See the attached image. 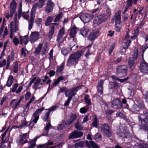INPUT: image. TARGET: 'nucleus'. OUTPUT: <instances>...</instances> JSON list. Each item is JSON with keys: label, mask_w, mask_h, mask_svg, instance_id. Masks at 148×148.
<instances>
[{"label": "nucleus", "mask_w": 148, "mask_h": 148, "mask_svg": "<svg viewBox=\"0 0 148 148\" xmlns=\"http://www.w3.org/2000/svg\"><path fill=\"white\" fill-rule=\"evenodd\" d=\"M37 6L38 7V4L37 3L35 4L33 6L31 14L30 19L29 22L28 29L29 30H30L32 27L34 21L35 11Z\"/></svg>", "instance_id": "nucleus-4"}, {"label": "nucleus", "mask_w": 148, "mask_h": 148, "mask_svg": "<svg viewBox=\"0 0 148 148\" xmlns=\"http://www.w3.org/2000/svg\"><path fill=\"white\" fill-rule=\"evenodd\" d=\"M104 81L103 80H100L97 84V92L100 95H102L103 92V85Z\"/></svg>", "instance_id": "nucleus-20"}, {"label": "nucleus", "mask_w": 148, "mask_h": 148, "mask_svg": "<svg viewBox=\"0 0 148 148\" xmlns=\"http://www.w3.org/2000/svg\"><path fill=\"white\" fill-rule=\"evenodd\" d=\"M19 38L20 44L22 45L23 42L25 45H26L27 43L28 38L27 35L25 36L24 37L20 36Z\"/></svg>", "instance_id": "nucleus-26"}, {"label": "nucleus", "mask_w": 148, "mask_h": 148, "mask_svg": "<svg viewBox=\"0 0 148 148\" xmlns=\"http://www.w3.org/2000/svg\"><path fill=\"white\" fill-rule=\"evenodd\" d=\"M41 79L40 78H38L36 80L35 82L34 83L32 88L34 89L35 91L37 89V87L39 86V84L41 82Z\"/></svg>", "instance_id": "nucleus-34"}, {"label": "nucleus", "mask_w": 148, "mask_h": 148, "mask_svg": "<svg viewBox=\"0 0 148 148\" xmlns=\"http://www.w3.org/2000/svg\"><path fill=\"white\" fill-rule=\"evenodd\" d=\"M140 145V148H146L148 146V145L146 143H143Z\"/></svg>", "instance_id": "nucleus-64"}, {"label": "nucleus", "mask_w": 148, "mask_h": 148, "mask_svg": "<svg viewBox=\"0 0 148 148\" xmlns=\"http://www.w3.org/2000/svg\"><path fill=\"white\" fill-rule=\"evenodd\" d=\"M131 42V41L130 40H124L123 42V49L125 50V51H126V50L130 46V44Z\"/></svg>", "instance_id": "nucleus-33"}, {"label": "nucleus", "mask_w": 148, "mask_h": 148, "mask_svg": "<svg viewBox=\"0 0 148 148\" xmlns=\"http://www.w3.org/2000/svg\"><path fill=\"white\" fill-rule=\"evenodd\" d=\"M143 97L146 101L148 102V90L143 95Z\"/></svg>", "instance_id": "nucleus-63"}, {"label": "nucleus", "mask_w": 148, "mask_h": 148, "mask_svg": "<svg viewBox=\"0 0 148 148\" xmlns=\"http://www.w3.org/2000/svg\"><path fill=\"white\" fill-rule=\"evenodd\" d=\"M89 31V28L87 26H84L80 30V33L84 37H85Z\"/></svg>", "instance_id": "nucleus-24"}, {"label": "nucleus", "mask_w": 148, "mask_h": 148, "mask_svg": "<svg viewBox=\"0 0 148 148\" xmlns=\"http://www.w3.org/2000/svg\"><path fill=\"white\" fill-rule=\"evenodd\" d=\"M22 2H21L20 3L19 5V8L18 10V16L21 15V13L22 12Z\"/></svg>", "instance_id": "nucleus-57"}, {"label": "nucleus", "mask_w": 148, "mask_h": 148, "mask_svg": "<svg viewBox=\"0 0 148 148\" xmlns=\"http://www.w3.org/2000/svg\"><path fill=\"white\" fill-rule=\"evenodd\" d=\"M29 107L26 106V107L24 109L23 111L22 112L21 114V116L24 117V120H26L25 116L27 114V112L28 111Z\"/></svg>", "instance_id": "nucleus-30"}, {"label": "nucleus", "mask_w": 148, "mask_h": 148, "mask_svg": "<svg viewBox=\"0 0 148 148\" xmlns=\"http://www.w3.org/2000/svg\"><path fill=\"white\" fill-rule=\"evenodd\" d=\"M112 108H115L119 109L122 107V103L120 100L117 98L113 100L111 102Z\"/></svg>", "instance_id": "nucleus-12"}, {"label": "nucleus", "mask_w": 148, "mask_h": 148, "mask_svg": "<svg viewBox=\"0 0 148 148\" xmlns=\"http://www.w3.org/2000/svg\"><path fill=\"white\" fill-rule=\"evenodd\" d=\"M63 13H60L56 17L55 19L54 20L55 22H58L60 20L61 18H62Z\"/></svg>", "instance_id": "nucleus-43"}, {"label": "nucleus", "mask_w": 148, "mask_h": 148, "mask_svg": "<svg viewBox=\"0 0 148 148\" xmlns=\"http://www.w3.org/2000/svg\"><path fill=\"white\" fill-rule=\"evenodd\" d=\"M8 130H6V131H5L4 132V133L2 135V137H1L2 142L1 143V144L3 143V141H5L4 138L6 134H7V133L8 132Z\"/></svg>", "instance_id": "nucleus-59"}, {"label": "nucleus", "mask_w": 148, "mask_h": 148, "mask_svg": "<svg viewBox=\"0 0 148 148\" xmlns=\"http://www.w3.org/2000/svg\"><path fill=\"white\" fill-rule=\"evenodd\" d=\"M27 134V133L24 134L21 136L20 139L18 141H17V142H18L19 145H20L22 143L23 144L27 142V141L26 140V139Z\"/></svg>", "instance_id": "nucleus-25"}, {"label": "nucleus", "mask_w": 148, "mask_h": 148, "mask_svg": "<svg viewBox=\"0 0 148 148\" xmlns=\"http://www.w3.org/2000/svg\"><path fill=\"white\" fill-rule=\"evenodd\" d=\"M77 28L75 27H73L71 29L69 33L70 37L74 38L75 36L77 33L76 29Z\"/></svg>", "instance_id": "nucleus-27"}, {"label": "nucleus", "mask_w": 148, "mask_h": 148, "mask_svg": "<svg viewBox=\"0 0 148 148\" xmlns=\"http://www.w3.org/2000/svg\"><path fill=\"white\" fill-rule=\"evenodd\" d=\"M75 128L79 130H82L83 127L79 123V119H78L75 125Z\"/></svg>", "instance_id": "nucleus-37"}, {"label": "nucleus", "mask_w": 148, "mask_h": 148, "mask_svg": "<svg viewBox=\"0 0 148 148\" xmlns=\"http://www.w3.org/2000/svg\"><path fill=\"white\" fill-rule=\"evenodd\" d=\"M18 69V63L16 61L15 63V64L14 66L13 72L15 73L17 72Z\"/></svg>", "instance_id": "nucleus-48"}, {"label": "nucleus", "mask_w": 148, "mask_h": 148, "mask_svg": "<svg viewBox=\"0 0 148 148\" xmlns=\"http://www.w3.org/2000/svg\"><path fill=\"white\" fill-rule=\"evenodd\" d=\"M16 3L14 1H13L11 3L10 6V17H12L16 11Z\"/></svg>", "instance_id": "nucleus-17"}, {"label": "nucleus", "mask_w": 148, "mask_h": 148, "mask_svg": "<svg viewBox=\"0 0 148 148\" xmlns=\"http://www.w3.org/2000/svg\"><path fill=\"white\" fill-rule=\"evenodd\" d=\"M88 108H85L84 107H82L80 109V112L82 113H85L88 110Z\"/></svg>", "instance_id": "nucleus-51"}, {"label": "nucleus", "mask_w": 148, "mask_h": 148, "mask_svg": "<svg viewBox=\"0 0 148 148\" xmlns=\"http://www.w3.org/2000/svg\"><path fill=\"white\" fill-rule=\"evenodd\" d=\"M82 88V86H77L75 87L74 88H73L71 89V92H70V94H71V95H72L73 94H76V93H75V92H76L78 90H79Z\"/></svg>", "instance_id": "nucleus-35"}, {"label": "nucleus", "mask_w": 148, "mask_h": 148, "mask_svg": "<svg viewBox=\"0 0 148 148\" xmlns=\"http://www.w3.org/2000/svg\"><path fill=\"white\" fill-rule=\"evenodd\" d=\"M66 88V87H62L60 88L58 91V94H60L61 92H65Z\"/></svg>", "instance_id": "nucleus-54"}, {"label": "nucleus", "mask_w": 148, "mask_h": 148, "mask_svg": "<svg viewBox=\"0 0 148 148\" xmlns=\"http://www.w3.org/2000/svg\"><path fill=\"white\" fill-rule=\"evenodd\" d=\"M13 42L16 46H17L19 42L20 43L18 39L16 38H15L13 39Z\"/></svg>", "instance_id": "nucleus-53"}, {"label": "nucleus", "mask_w": 148, "mask_h": 148, "mask_svg": "<svg viewBox=\"0 0 148 148\" xmlns=\"http://www.w3.org/2000/svg\"><path fill=\"white\" fill-rule=\"evenodd\" d=\"M35 99V97L34 96L32 97L30 100L28 102V103L27 105V106L28 107H29V105L34 101Z\"/></svg>", "instance_id": "nucleus-61"}, {"label": "nucleus", "mask_w": 148, "mask_h": 148, "mask_svg": "<svg viewBox=\"0 0 148 148\" xmlns=\"http://www.w3.org/2000/svg\"><path fill=\"white\" fill-rule=\"evenodd\" d=\"M57 107L56 106H54L49 109H46L47 110V111L46 112L45 114L42 116V119L45 122L48 120L50 113L51 111L56 110Z\"/></svg>", "instance_id": "nucleus-11"}, {"label": "nucleus", "mask_w": 148, "mask_h": 148, "mask_svg": "<svg viewBox=\"0 0 148 148\" xmlns=\"http://www.w3.org/2000/svg\"><path fill=\"white\" fill-rule=\"evenodd\" d=\"M138 48L136 47H135L134 49L133 53L132 54V57L130 58L131 59V60H135L138 58Z\"/></svg>", "instance_id": "nucleus-28"}, {"label": "nucleus", "mask_w": 148, "mask_h": 148, "mask_svg": "<svg viewBox=\"0 0 148 148\" xmlns=\"http://www.w3.org/2000/svg\"><path fill=\"white\" fill-rule=\"evenodd\" d=\"M84 100L86 101V103L88 106L91 103L90 100L89 99L88 95H86L84 98Z\"/></svg>", "instance_id": "nucleus-52"}, {"label": "nucleus", "mask_w": 148, "mask_h": 148, "mask_svg": "<svg viewBox=\"0 0 148 148\" xmlns=\"http://www.w3.org/2000/svg\"><path fill=\"white\" fill-rule=\"evenodd\" d=\"M94 15L93 14H81L79 18L84 23H88L94 17Z\"/></svg>", "instance_id": "nucleus-8"}, {"label": "nucleus", "mask_w": 148, "mask_h": 148, "mask_svg": "<svg viewBox=\"0 0 148 148\" xmlns=\"http://www.w3.org/2000/svg\"><path fill=\"white\" fill-rule=\"evenodd\" d=\"M138 28L139 27H137L136 29H134L133 32L132 34L133 35L131 37V39L133 38L135 39L137 37L138 35V33L139 32Z\"/></svg>", "instance_id": "nucleus-36"}, {"label": "nucleus", "mask_w": 148, "mask_h": 148, "mask_svg": "<svg viewBox=\"0 0 148 148\" xmlns=\"http://www.w3.org/2000/svg\"><path fill=\"white\" fill-rule=\"evenodd\" d=\"M64 79V78L63 76H60L53 83V85L56 86L59 84L61 80H63Z\"/></svg>", "instance_id": "nucleus-39"}, {"label": "nucleus", "mask_w": 148, "mask_h": 148, "mask_svg": "<svg viewBox=\"0 0 148 148\" xmlns=\"http://www.w3.org/2000/svg\"><path fill=\"white\" fill-rule=\"evenodd\" d=\"M127 68L125 65H120L116 69V74L120 77L126 75Z\"/></svg>", "instance_id": "nucleus-7"}, {"label": "nucleus", "mask_w": 148, "mask_h": 148, "mask_svg": "<svg viewBox=\"0 0 148 148\" xmlns=\"http://www.w3.org/2000/svg\"><path fill=\"white\" fill-rule=\"evenodd\" d=\"M51 126L50 124V122H49L45 127V129L47 131V132H48L49 129L50 127Z\"/></svg>", "instance_id": "nucleus-58"}, {"label": "nucleus", "mask_w": 148, "mask_h": 148, "mask_svg": "<svg viewBox=\"0 0 148 148\" xmlns=\"http://www.w3.org/2000/svg\"><path fill=\"white\" fill-rule=\"evenodd\" d=\"M135 60H131L130 58L128 61V63L130 68H132L134 66V61Z\"/></svg>", "instance_id": "nucleus-49"}, {"label": "nucleus", "mask_w": 148, "mask_h": 148, "mask_svg": "<svg viewBox=\"0 0 148 148\" xmlns=\"http://www.w3.org/2000/svg\"><path fill=\"white\" fill-rule=\"evenodd\" d=\"M75 95V94H73L72 95H71V96L68 98L67 100L64 103V105L65 106H67L69 105L70 103L71 100L72 99V97Z\"/></svg>", "instance_id": "nucleus-41"}, {"label": "nucleus", "mask_w": 148, "mask_h": 148, "mask_svg": "<svg viewBox=\"0 0 148 148\" xmlns=\"http://www.w3.org/2000/svg\"><path fill=\"white\" fill-rule=\"evenodd\" d=\"M138 118L142 124L140 126V129L148 130V126L147 125H148V113L141 114L138 116Z\"/></svg>", "instance_id": "nucleus-2"}, {"label": "nucleus", "mask_w": 148, "mask_h": 148, "mask_svg": "<svg viewBox=\"0 0 148 148\" xmlns=\"http://www.w3.org/2000/svg\"><path fill=\"white\" fill-rule=\"evenodd\" d=\"M53 20V17L52 16H48L45 22V25L46 26H49L51 24V22Z\"/></svg>", "instance_id": "nucleus-32"}, {"label": "nucleus", "mask_w": 148, "mask_h": 148, "mask_svg": "<svg viewBox=\"0 0 148 148\" xmlns=\"http://www.w3.org/2000/svg\"><path fill=\"white\" fill-rule=\"evenodd\" d=\"M44 109V108L43 107L41 109L37 110L33 115V120L32 121L36 123L39 118V114Z\"/></svg>", "instance_id": "nucleus-14"}, {"label": "nucleus", "mask_w": 148, "mask_h": 148, "mask_svg": "<svg viewBox=\"0 0 148 148\" xmlns=\"http://www.w3.org/2000/svg\"><path fill=\"white\" fill-rule=\"evenodd\" d=\"M64 64V63L63 62L60 64V66L58 67L56 70V72L58 73H59L63 70Z\"/></svg>", "instance_id": "nucleus-42"}, {"label": "nucleus", "mask_w": 148, "mask_h": 148, "mask_svg": "<svg viewBox=\"0 0 148 148\" xmlns=\"http://www.w3.org/2000/svg\"><path fill=\"white\" fill-rule=\"evenodd\" d=\"M99 33V31H96L91 32L88 37V39L92 41L94 40Z\"/></svg>", "instance_id": "nucleus-18"}, {"label": "nucleus", "mask_w": 148, "mask_h": 148, "mask_svg": "<svg viewBox=\"0 0 148 148\" xmlns=\"http://www.w3.org/2000/svg\"><path fill=\"white\" fill-rule=\"evenodd\" d=\"M45 0H38V1L37 3L38 4V7L40 8H42L44 5Z\"/></svg>", "instance_id": "nucleus-46"}, {"label": "nucleus", "mask_w": 148, "mask_h": 148, "mask_svg": "<svg viewBox=\"0 0 148 148\" xmlns=\"http://www.w3.org/2000/svg\"><path fill=\"white\" fill-rule=\"evenodd\" d=\"M120 87L119 84L115 81L113 84V87L114 89L117 90Z\"/></svg>", "instance_id": "nucleus-56"}, {"label": "nucleus", "mask_w": 148, "mask_h": 148, "mask_svg": "<svg viewBox=\"0 0 148 148\" xmlns=\"http://www.w3.org/2000/svg\"><path fill=\"white\" fill-rule=\"evenodd\" d=\"M54 6V3L51 0H48L45 7L46 13L48 14L51 12L53 11Z\"/></svg>", "instance_id": "nucleus-10"}, {"label": "nucleus", "mask_w": 148, "mask_h": 148, "mask_svg": "<svg viewBox=\"0 0 148 148\" xmlns=\"http://www.w3.org/2000/svg\"><path fill=\"white\" fill-rule=\"evenodd\" d=\"M140 71L143 73L148 72V64L144 60L141 61L140 63Z\"/></svg>", "instance_id": "nucleus-15"}, {"label": "nucleus", "mask_w": 148, "mask_h": 148, "mask_svg": "<svg viewBox=\"0 0 148 148\" xmlns=\"http://www.w3.org/2000/svg\"><path fill=\"white\" fill-rule=\"evenodd\" d=\"M31 93L30 92L27 91L25 94V99L26 100H27L29 99L31 96Z\"/></svg>", "instance_id": "nucleus-55"}, {"label": "nucleus", "mask_w": 148, "mask_h": 148, "mask_svg": "<svg viewBox=\"0 0 148 148\" xmlns=\"http://www.w3.org/2000/svg\"><path fill=\"white\" fill-rule=\"evenodd\" d=\"M17 13L16 12L14 16V22L12 21L10 23V32H15L18 29V22L17 18Z\"/></svg>", "instance_id": "nucleus-9"}, {"label": "nucleus", "mask_w": 148, "mask_h": 148, "mask_svg": "<svg viewBox=\"0 0 148 148\" xmlns=\"http://www.w3.org/2000/svg\"><path fill=\"white\" fill-rule=\"evenodd\" d=\"M55 28V27L53 25H51L50 26V28L48 35V37L50 38H51L52 37L54 34Z\"/></svg>", "instance_id": "nucleus-31"}, {"label": "nucleus", "mask_w": 148, "mask_h": 148, "mask_svg": "<svg viewBox=\"0 0 148 148\" xmlns=\"http://www.w3.org/2000/svg\"><path fill=\"white\" fill-rule=\"evenodd\" d=\"M106 11L107 14H105V15L108 18H109L111 15L110 9L107 5H106Z\"/></svg>", "instance_id": "nucleus-45"}, {"label": "nucleus", "mask_w": 148, "mask_h": 148, "mask_svg": "<svg viewBox=\"0 0 148 148\" xmlns=\"http://www.w3.org/2000/svg\"><path fill=\"white\" fill-rule=\"evenodd\" d=\"M108 18L105 14H101L95 17L93 21V23L94 25H99L106 21Z\"/></svg>", "instance_id": "nucleus-5"}, {"label": "nucleus", "mask_w": 148, "mask_h": 148, "mask_svg": "<svg viewBox=\"0 0 148 148\" xmlns=\"http://www.w3.org/2000/svg\"><path fill=\"white\" fill-rule=\"evenodd\" d=\"M98 121H97V118L95 117L94 118L93 121L92 123V125L93 126L96 128L98 127Z\"/></svg>", "instance_id": "nucleus-44"}, {"label": "nucleus", "mask_w": 148, "mask_h": 148, "mask_svg": "<svg viewBox=\"0 0 148 148\" xmlns=\"http://www.w3.org/2000/svg\"><path fill=\"white\" fill-rule=\"evenodd\" d=\"M114 17L115 20V24L120 25L121 23V12H118L114 15Z\"/></svg>", "instance_id": "nucleus-23"}, {"label": "nucleus", "mask_w": 148, "mask_h": 148, "mask_svg": "<svg viewBox=\"0 0 148 148\" xmlns=\"http://www.w3.org/2000/svg\"><path fill=\"white\" fill-rule=\"evenodd\" d=\"M70 92H71V89L69 90L66 88L65 92V95L66 96V97H68L69 95L71 96V94H70Z\"/></svg>", "instance_id": "nucleus-60"}, {"label": "nucleus", "mask_w": 148, "mask_h": 148, "mask_svg": "<svg viewBox=\"0 0 148 148\" xmlns=\"http://www.w3.org/2000/svg\"><path fill=\"white\" fill-rule=\"evenodd\" d=\"M94 139L96 141L99 142L101 140V134L99 133H97L94 136Z\"/></svg>", "instance_id": "nucleus-40"}, {"label": "nucleus", "mask_w": 148, "mask_h": 148, "mask_svg": "<svg viewBox=\"0 0 148 148\" xmlns=\"http://www.w3.org/2000/svg\"><path fill=\"white\" fill-rule=\"evenodd\" d=\"M86 145L88 148H90L92 147L93 148H99L98 146L94 142L90 140L89 141L87 140L85 141Z\"/></svg>", "instance_id": "nucleus-21"}, {"label": "nucleus", "mask_w": 148, "mask_h": 148, "mask_svg": "<svg viewBox=\"0 0 148 148\" xmlns=\"http://www.w3.org/2000/svg\"><path fill=\"white\" fill-rule=\"evenodd\" d=\"M83 53L82 51H79L71 54L67 61L66 65L71 66L77 64L78 59Z\"/></svg>", "instance_id": "nucleus-1"}, {"label": "nucleus", "mask_w": 148, "mask_h": 148, "mask_svg": "<svg viewBox=\"0 0 148 148\" xmlns=\"http://www.w3.org/2000/svg\"><path fill=\"white\" fill-rule=\"evenodd\" d=\"M100 130L105 136L108 138L112 136L110 126L108 124L106 123L102 124L101 126Z\"/></svg>", "instance_id": "nucleus-3"}, {"label": "nucleus", "mask_w": 148, "mask_h": 148, "mask_svg": "<svg viewBox=\"0 0 148 148\" xmlns=\"http://www.w3.org/2000/svg\"><path fill=\"white\" fill-rule=\"evenodd\" d=\"M65 34V29L64 27L60 29L57 36V40L58 43H60L62 38L63 36Z\"/></svg>", "instance_id": "nucleus-19"}, {"label": "nucleus", "mask_w": 148, "mask_h": 148, "mask_svg": "<svg viewBox=\"0 0 148 148\" xmlns=\"http://www.w3.org/2000/svg\"><path fill=\"white\" fill-rule=\"evenodd\" d=\"M61 51L62 53L64 56L66 55L69 52V51L66 49L64 48H62Z\"/></svg>", "instance_id": "nucleus-50"}, {"label": "nucleus", "mask_w": 148, "mask_h": 148, "mask_svg": "<svg viewBox=\"0 0 148 148\" xmlns=\"http://www.w3.org/2000/svg\"><path fill=\"white\" fill-rule=\"evenodd\" d=\"M84 146V142L82 141H80L79 142L76 143L75 145V148H78L79 147H83Z\"/></svg>", "instance_id": "nucleus-47"}, {"label": "nucleus", "mask_w": 148, "mask_h": 148, "mask_svg": "<svg viewBox=\"0 0 148 148\" xmlns=\"http://www.w3.org/2000/svg\"><path fill=\"white\" fill-rule=\"evenodd\" d=\"M42 46V44L40 43L39 44L38 46L37 47L34 51V53L36 56H37L39 54L41 49Z\"/></svg>", "instance_id": "nucleus-38"}, {"label": "nucleus", "mask_w": 148, "mask_h": 148, "mask_svg": "<svg viewBox=\"0 0 148 148\" xmlns=\"http://www.w3.org/2000/svg\"><path fill=\"white\" fill-rule=\"evenodd\" d=\"M39 34L37 32H32L30 36V40L32 43L37 40L39 38Z\"/></svg>", "instance_id": "nucleus-16"}, {"label": "nucleus", "mask_w": 148, "mask_h": 148, "mask_svg": "<svg viewBox=\"0 0 148 148\" xmlns=\"http://www.w3.org/2000/svg\"><path fill=\"white\" fill-rule=\"evenodd\" d=\"M118 135L120 137H122L125 142H128L132 139L130 134L127 132L125 130L120 131L118 133Z\"/></svg>", "instance_id": "nucleus-6"}, {"label": "nucleus", "mask_w": 148, "mask_h": 148, "mask_svg": "<svg viewBox=\"0 0 148 148\" xmlns=\"http://www.w3.org/2000/svg\"><path fill=\"white\" fill-rule=\"evenodd\" d=\"M113 112V111L112 110H107L105 111V113L107 115L111 114Z\"/></svg>", "instance_id": "nucleus-62"}, {"label": "nucleus", "mask_w": 148, "mask_h": 148, "mask_svg": "<svg viewBox=\"0 0 148 148\" xmlns=\"http://www.w3.org/2000/svg\"><path fill=\"white\" fill-rule=\"evenodd\" d=\"M77 117V116L76 114H71L70 116L69 119L67 120V122L66 124L68 125H70L76 119Z\"/></svg>", "instance_id": "nucleus-22"}, {"label": "nucleus", "mask_w": 148, "mask_h": 148, "mask_svg": "<svg viewBox=\"0 0 148 148\" xmlns=\"http://www.w3.org/2000/svg\"><path fill=\"white\" fill-rule=\"evenodd\" d=\"M14 78L12 75H10L8 78L7 83L6 84L8 87H10L12 84L13 82Z\"/></svg>", "instance_id": "nucleus-29"}, {"label": "nucleus", "mask_w": 148, "mask_h": 148, "mask_svg": "<svg viewBox=\"0 0 148 148\" xmlns=\"http://www.w3.org/2000/svg\"><path fill=\"white\" fill-rule=\"evenodd\" d=\"M83 133L82 132L75 130L70 134L69 138L73 139L80 137L83 135Z\"/></svg>", "instance_id": "nucleus-13"}]
</instances>
